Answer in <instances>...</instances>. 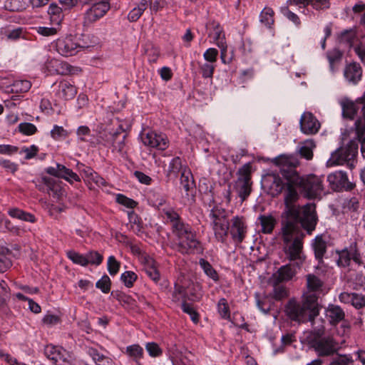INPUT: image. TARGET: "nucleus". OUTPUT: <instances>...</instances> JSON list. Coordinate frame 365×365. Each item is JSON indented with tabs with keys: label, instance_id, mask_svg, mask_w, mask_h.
<instances>
[{
	"label": "nucleus",
	"instance_id": "51",
	"mask_svg": "<svg viewBox=\"0 0 365 365\" xmlns=\"http://www.w3.org/2000/svg\"><path fill=\"white\" fill-rule=\"evenodd\" d=\"M145 347L151 357H158L163 354L162 349L155 342H148Z\"/></svg>",
	"mask_w": 365,
	"mask_h": 365
},
{
	"label": "nucleus",
	"instance_id": "48",
	"mask_svg": "<svg viewBox=\"0 0 365 365\" xmlns=\"http://www.w3.org/2000/svg\"><path fill=\"white\" fill-rule=\"evenodd\" d=\"M342 56V53L337 49H334L327 53V58L329 63L330 70L332 72H334V65L335 63L340 61Z\"/></svg>",
	"mask_w": 365,
	"mask_h": 365
},
{
	"label": "nucleus",
	"instance_id": "33",
	"mask_svg": "<svg viewBox=\"0 0 365 365\" xmlns=\"http://www.w3.org/2000/svg\"><path fill=\"white\" fill-rule=\"evenodd\" d=\"M144 271L153 282L155 283L159 282L160 279V274L156 267L155 262L152 258L145 259Z\"/></svg>",
	"mask_w": 365,
	"mask_h": 365
},
{
	"label": "nucleus",
	"instance_id": "6",
	"mask_svg": "<svg viewBox=\"0 0 365 365\" xmlns=\"http://www.w3.org/2000/svg\"><path fill=\"white\" fill-rule=\"evenodd\" d=\"M358 153V144L350 141L346 146H342L331 153L327 161L328 166H334L346 164V166L353 170L356 167L355 158Z\"/></svg>",
	"mask_w": 365,
	"mask_h": 365
},
{
	"label": "nucleus",
	"instance_id": "22",
	"mask_svg": "<svg viewBox=\"0 0 365 365\" xmlns=\"http://www.w3.org/2000/svg\"><path fill=\"white\" fill-rule=\"evenodd\" d=\"M339 103L342 109V115L346 118L352 120L359 109L362 110V103L358 102V98L353 101L348 98H343Z\"/></svg>",
	"mask_w": 365,
	"mask_h": 365
},
{
	"label": "nucleus",
	"instance_id": "44",
	"mask_svg": "<svg viewBox=\"0 0 365 365\" xmlns=\"http://www.w3.org/2000/svg\"><path fill=\"white\" fill-rule=\"evenodd\" d=\"M307 285L309 291L317 292L321 289L323 282L318 277L310 274L307 276Z\"/></svg>",
	"mask_w": 365,
	"mask_h": 365
},
{
	"label": "nucleus",
	"instance_id": "8",
	"mask_svg": "<svg viewBox=\"0 0 365 365\" xmlns=\"http://www.w3.org/2000/svg\"><path fill=\"white\" fill-rule=\"evenodd\" d=\"M227 217V210L219 206L214 207L210 213L215 236L221 242L225 241L228 233L229 222Z\"/></svg>",
	"mask_w": 365,
	"mask_h": 365
},
{
	"label": "nucleus",
	"instance_id": "24",
	"mask_svg": "<svg viewBox=\"0 0 365 365\" xmlns=\"http://www.w3.org/2000/svg\"><path fill=\"white\" fill-rule=\"evenodd\" d=\"M161 214L165 222L170 224L172 232L187 224L182 221L180 215L173 207L163 208Z\"/></svg>",
	"mask_w": 365,
	"mask_h": 365
},
{
	"label": "nucleus",
	"instance_id": "45",
	"mask_svg": "<svg viewBox=\"0 0 365 365\" xmlns=\"http://www.w3.org/2000/svg\"><path fill=\"white\" fill-rule=\"evenodd\" d=\"M8 253L7 248L0 246V272L6 271L11 266V262L7 257Z\"/></svg>",
	"mask_w": 365,
	"mask_h": 365
},
{
	"label": "nucleus",
	"instance_id": "29",
	"mask_svg": "<svg viewBox=\"0 0 365 365\" xmlns=\"http://www.w3.org/2000/svg\"><path fill=\"white\" fill-rule=\"evenodd\" d=\"M136 365L142 364L140 360L144 357V349L138 344H134L126 346L123 351Z\"/></svg>",
	"mask_w": 365,
	"mask_h": 365
},
{
	"label": "nucleus",
	"instance_id": "38",
	"mask_svg": "<svg viewBox=\"0 0 365 365\" xmlns=\"http://www.w3.org/2000/svg\"><path fill=\"white\" fill-rule=\"evenodd\" d=\"M314 147L315 144L312 140L304 141L299 150L300 155L307 160H311L313 157V148Z\"/></svg>",
	"mask_w": 365,
	"mask_h": 365
},
{
	"label": "nucleus",
	"instance_id": "47",
	"mask_svg": "<svg viewBox=\"0 0 365 365\" xmlns=\"http://www.w3.org/2000/svg\"><path fill=\"white\" fill-rule=\"evenodd\" d=\"M217 311L222 319H229L230 317V307L225 298L219 300L217 304Z\"/></svg>",
	"mask_w": 365,
	"mask_h": 365
},
{
	"label": "nucleus",
	"instance_id": "13",
	"mask_svg": "<svg viewBox=\"0 0 365 365\" xmlns=\"http://www.w3.org/2000/svg\"><path fill=\"white\" fill-rule=\"evenodd\" d=\"M327 181L331 188L336 192L351 191L356 187L355 183L349 180L346 173L341 170L330 173L327 176Z\"/></svg>",
	"mask_w": 365,
	"mask_h": 365
},
{
	"label": "nucleus",
	"instance_id": "19",
	"mask_svg": "<svg viewBox=\"0 0 365 365\" xmlns=\"http://www.w3.org/2000/svg\"><path fill=\"white\" fill-rule=\"evenodd\" d=\"M343 73L348 84L356 86L361 80L363 71L359 63L351 62L346 65Z\"/></svg>",
	"mask_w": 365,
	"mask_h": 365
},
{
	"label": "nucleus",
	"instance_id": "20",
	"mask_svg": "<svg viewBox=\"0 0 365 365\" xmlns=\"http://www.w3.org/2000/svg\"><path fill=\"white\" fill-rule=\"evenodd\" d=\"M200 296L196 294H188L186 288L175 282L171 292V300L175 303H182L185 301H198Z\"/></svg>",
	"mask_w": 365,
	"mask_h": 365
},
{
	"label": "nucleus",
	"instance_id": "11",
	"mask_svg": "<svg viewBox=\"0 0 365 365\" xmlns=\"http://www.w3.org/2000/svg\"><path fill=\"white\" fill-rule=\"evenodd\" d=\"M336 254L338 255L336 263L339 267H349L351 262L357 265L362 264V257L356 242L351 243L349 247L341 250H337Z\"/></svg>",
	"mask_w": 365,
	"mask_h": 365
},
{
	"label": "nucleus",
	"instance_id": "60",
	"mask_svg": "<svg viewBox=\"0 0 365 365\" xmlns=\"http://www.w3.org/2000/svg\"><path fill=\"white\" fill-rule=\"evenodd\" d=\"M257 298V305L259 309L264 313L267 314L270 309H271V304L269 302V301L267 299H260L259 298V294H256Z\"/></svg>",
	"mask_w": 365,
	"mask_h": 365
},
{
	"label": "nucleus",
	"instance_id": "61",
	"mask_svg": "<svg viewBox=\"0 0 365 365\" xmlns=\"http://www.w3.org/2000/svg\"><path fill=\"white\" fill-rule=\"evenodd\" d=\"M36 31L43 36H51L57 34V29L53 27L38 26L36 28Z\"/></svg>",
	"mask_w": 365,
	"mask_h": 365
},
{
	"label": "nucleus",
	"instance_id": "50",
	"mask_svg": "<svg viewBox=\"0 0 365 365\" xmlns=\"http://www.w3.org/2000/svg\"><path fill=\"white\" fill-rule=\"evenodd\" d=\"M67 256L75 264H80L81 266L87 265L86 255H83L73 250H70L67 252Z\"/></svg>",
	"mask_w": 365,
	"mask_h": 365
},
{
	"label": "nucleus",
	"instance_id": "1",
	"mask_svg": "<svg viewBox=\"0 0 365 365\" xmlns=\"http://www.w3.org/2000/svg\"><path fill=\"white\" fill-rule=\"evenodd\" d=\"M273 163L279 167L280 173L287 181L284 196L286 218L284 220L299 221L303 229L311 235L318 221L315 205L308 203L299 207L294 204L299 197L297 187L299 188V184L294 180L296 178L295 169L299 165L298 160L292 155H282L275 158Z\"/></svg>",
	"mask_w": 365,
	"mask_h": 365
},
{
	"label": "nucleus",
	"instance_id": "36",
	"mask_svg": "<svg viewBox=\"0 0 365 365\" xmlns=\"http://www.w3.org/2000/svg\"><path fill=\"white\" fill-rule=\"evenodd\" d=\"M183 169L184 168H182L180 158L175 157L173 158L169 163L168 168L167 170V176H174L175 178H177L178 173H182Z\"/></svg>",
	"mask_w": 365,
	"mask_h": 365
},
{
	"label": "nucleus",
	"instance_id": "14",
	"mask_svg": "<svg viewBox=\"0 0 365 365\" xmlns=\"http://www.w3.org/2000/svg\"><path fill=\"white\" fill-rule=\"evenodd\" d=\"M44 354L56 365H71L68 352L62 347L47 345L44 349Z\"/></svg>",
	"mask_w": 365,
	"mask_h": 365
},
{
	"label": "nucleus",
	"instance_id": "2",
	"mask_svg": "<svg viewBox=\"0 0 365 365\" xmlns=\"http://www.w3.org/2000/svg\"><path fill=\"white\" fill-rule=\"evenodd\" d=\"M299 221L282 220V239L283 250L287 258L295 262L297 266L302 264L305 259L303 252L304 233Z\"/></svg>",
	"mask_w": 365,
	"mask_h": 365
},
{
	"label": "nucleus",
	"instance_id": "32",
	"mask_svg": "<svg viewBox=\"0 0 365 365\" xmlns=\"http://www.w3.org/2000/svg\"><path fill=\"white\" fill-rule=\"evenodd\" d=\"M8 215L12 217L22 221L34 223L36 221V217L28 212L18 207H11L8 210Z\"/></svg>",
	"mask_w": 365,
	"mask_h": 365
},
{
	"label": "nucleus",
	"instance_id": "9",
	"mask_svg": "<svg viewBox=\"0 0 365 365\" xmlns=\"http://www.w3.org/2000/svg\"><path fill=\"white\" fill-rule=\"evenodd\" d=\"M252 165L250 163L245 164L237 171L238 178L235 182L234 189L238 197L244 202L252 192L251 180Z\"/></svg>",
	"mask_w": 365,
	"mask_h": 365
},
{
	"label": "nucleus",
	"instance_id": "23",
	"mask_svg": "<svg viewBox=\"0 0 365 365\" xmlns=\"http://www.w3.org/2000/svg\"><path fill=\"white\" fill-rule=\"evenodd\" d=\"M339 299L341 302L350 304L356 309H361L365 307V294L344 292L339 294Z\"/></svg>",
	"mask_w": 365,
	"mask_h": 365
},
{
	"label": "nucleus",
	"instance_id": "27",
	"mask_svg": "<svg viewBox=\"0 0 365 365\" xmlns=\"http://www.w3.org/2000/svg\"><path fill=\"white\" fill-rule=\"evenodd\" d=\"M214 40L216 44L220 48V58L224 64H228L232 61V57L227 56V47L224 41V35L222 36V30L219 26L215 28Z\"/></svg>",
	"mask_w": 365,
	"mask_h": 365
},
{
	"label": "nucleus",
	"instance_id": "53",
	"mask_svg": "<svg viewBox=\"0 0 365 365\" xmlns=\"http://www.w3.org/2000/svg\"><path fill=\"white\" fill-rule=\"evenodd\" d=\"M68 133L62 126L54 125L51 130V136L56 140L64 139L68 137Z\"/></svg>",
	"mask_w": 365,
	"mask_h": 365
},
{
	"label": "nucleus",
	"instance_id": "15",
	"mask_svg": "<svg viewBox=\"0 0 365 365\" xmlns=\"http://www.w3.org/2000/svg\"><path fill=\"white\" fill-rule=\"evenodd\" d=\"M141 138L145 145L160 150H165L169 145V141L165 134L158 133L155 131H150L142 135Z\"/></svg>",
	"mask_w": 365,
	"mask_h": 365
},
{
	"label": "nucleus",
	"instance_id": "30",
	"mask_svg": "<svg viewBox=\"0 0 365 365\" xmlns=\"http://www.w3.org/2000/svg\"><path fill=\"white\" fill-rule=\"evenodd\" d=\"M288 3L290 5L302 6L306 7L308 5H311L314 9H324L329 7V2L328 0H289Z\"/></svg>",
	"mask_w": 365,
	"mask_h": 365
},
{
	"label": "nucleus",
	"instance_id": "12",
	"mask_svg": "<svg viewBox=\"0 0 365 365\" xmlns=\"http://www.w3.org/2000/svg\"><path fill=\"white\" fill-rule=\"evenodd\" d=\"M110 9L109 0H101L98 3H92V6L86 10L83 15V26H90L101 19Z\"/></svg>",
	"mask_w": 365,
	"mask_h": 365
},
{
	"label": "nucleus",
	"instance_id": "57",
	"mask_svg": "<svg viewBox=\"0 0 365 365\" xmlns=\"http://www.w3.org/2000/svg\"><path fill=\"white\" fill-rule=\"evenodd\" d=\"M218 56V51L215 48H210L207 49L203 53V58L205 61L216 63Z\"/></svg>",
	"mask_w": 365,
	"mask_h": 365
},
{
	"label": "nucleus",
	"instance_id": "31",
	"mask_svg": "<svg viewBox=\"0 0 365 365\" xmlns=\"http://www.w3.org/2000/svg\"><path fill=\"white\" fill-rule=\"evenodd\" d=\"M295 274V271L290 265H284L281 267L278 271L272 275V280L277 282H282L290 280Z\"/></svg>",
	"mask_w": 365,
	"mask_h": 365
},
{
	"label": "nucleus",
	"instance_id": "63",
	"mask_svg": "<svg viewBox=\"0 0 365 365\" xmlns=\"http://www.w3.org/2000/svg\"><path fill=\"white\" fill-rule=\"evenodd\" d=\"M354 50L361 61L365 65V43L360 42L354 47Z\"/></svg>",
	"mask_w": 365,
	"mask_h": 365
},
{
	"label": "nucleus",
	"instance_id": "43",
	"mask_svg": "<svg viewBox=\"0 0 365 365\" xmlns=\"http://www.w3.org/2000/svg\"><path fill=\"white\" fill-rule=\"evenodd\" d=\"M274 11L269 7H265L259 15L260 22L267 27L274 24Z\"/></svg>",
	"mask_w": 365,
	"mask_h": 365
},
{
	"label": "nucleus",
	"instance_id": "3",
	"mask_svg": "<svg viewBox=\"0 0 365 365\" xmlns=\"http://www.w3.org/2000/svg\"><path fill=\"white\" fill-rule=\"evenodd\" d=\"M286 315L298 323L310 322L314 326V319L319 314L318 297L314 293L307 294L302 302L289 299L284 307Z\"/></svg>",
	"mask_w": 365,
	"mask_h": 365
},
{
	"label": "nucleus",
	"instance_id": "39",
	"mask_svg": "<svg viewBox=\"0 0 365 365\" xmlns=\"http://www.w3.org/2000/svg\"><path fill=\"white\" fill-rule=\"evenodd\" d=\"M199 264L207 277L215 282L218 281V274L209 262L204 259H200L199 260Z\"/></svg>",
	"mask_w": 365,
	"mask_h": 365
},
{
	"label": "nucleus",
	"instance_id": "5",
	"mask_svg": "<svg viewBox=\"0 0 365 365\" xmlns=\"http://www.w3.org/2000/svg\"><path fill=\"white\" fill-rule=\"evenodd\" d=\"M175 237V248L179 252L190 254L198 250L200 242L195 232L190 225L186 224L173 232Z\"/></svg>",
	"mask_w": 365,
	"mask_h": 365
},
{
	"label": "nucleus",
	"instance_id": "10",
	"mask_svg": "<svg viewBox=\"0 0 365 365\" xmlns=\"http://www.w3.org/2000/svg\"><path fill=\"white\" fill-rule=\"evenodd\" d=\"M86 37L90 38L91 42L89 44L85 43L82 46L76 42L71 36L58 38L56 45V51L61 56L68 57L76 55L81 48L93 46L99 43L98 38L94 35H88Z\"/></svg>",
	"mask_w": 365,
	"mask_h": 365
},
{
	"label": "nucleus",
	"instance_id": "58",
	"mask_svg": "<svg viewBox=\"0 0 365 365\" xmlns=\"http://www.w3.org/2000/svg\"><path fill=\"white\" fill-rule=\"evenodd\" d=\"M116 200L119 204L123 205L128 208H134L138 205V203L135 200L128 198L126 196L121 194H118L117 195Z\"/></svg>",
	"mask_w": 365,
	"mask_h": 365
},
{
	"label": "nucleus",
	"instance_id": "64",
	"mask_svg": "<svg viewBox=\"0 0 365 365\" xmlns=\"http://www.w3.org/2000/svg\"><path fill=\"white\" fill-rule=\"evenodd\" d=\"M352 362L353 360L351 356L343 355L333 360L329 365H349Z\"/></svg>",
	"mask_w": 365,
	"mask_h": 365
},
{
	"label": "nucleus",
	"instance_id": "16",
	"mask_svg": "<svg viewBox=\"0 0 365 365\" xmlns=\"http://www.w3.org/2000/svg\"><path fill=\"white\" fill-rule=\"evenodd\" d=\"M247 225L242 217L235 216L231 220L230 235L237 245L240 244L247 235Z\"/></svg>",
	"mask_w": 365,
	"mask_h": 365
},
{
	"label": "nucleus",
	"instance_id": "7",
	"mask_svg": "<svg viewBox=\"0 0 365 365\" xmlns=\"http://www.w3.org/2000/svg\"><path fill=\"white\" fill-rule=\"evenodd\" d=\"M294 182L299 184V189L304 195L309 199L320 198L324 192L323 180L315 175L301 177L296 171Z\"/></svg>",
	"mask_w": 365,
	"mask_h": 365
},
{
	"label": "nucleus",
	"instance_id": "42",
	"mask_svg": "<svg viewBox=\"0 0 365 365\" xmlns=\"http://www.w3.org/2000/svg\"><path fill=\"white\" fill-rule=\"evenodd\" d=\"M202 76L204 78H212L216 67L215 63L206 61L205 63H197Z\"/></svg>",
	"mask_w": 365,
	"mask_h": 365
},
{
	"label": "nucleus",
	"instance_id": "49",
	"mask_svg": "<svg viewBox=\"0 0 365 365\" xmlns=\"http://www.w3.org/2000/svg\"><path fill=\"white\" fill-rule=\"evenodd\" d=\"M30 81L26 80L16 81L12 86V91L16 93H25L31 88Z\"/></svg>",
	"mask_w": 365,
	"mask_h": 365
},
{
	"label": "nucleus",
	"instance_id": "28",
	"mask_svg": "<svg viewBox=\"0 0 365 365\" xmlns=\"http://www.w3.org/2000/svg\"><path fill=\"white\" fill-rule=\"evenodd\" d=\"M77 93L76 87L66 81H62L58 84L57 95L66 100H70L75 97Z\"/></svg>",
	"mask_w": 365,
	"mask_h": 365
},
{
	"label": "nucleus",
	"instance_id": "55",
	"mask_svg": "<svg viewBox=\"0 0 365 365\" xmlns=\"http://www.w3.org/2000/svg\"><path fill=\"white\" fill-rule=\"evenodd\" d=\"M86 260L87 264H96L99 265L103 261V256L96 251H91L86 254Z\"/></svg>",
	"mask_w": 365,
	"mask_h": 365
},
{
	"label": "nucleus",
	"instance_id": "26",
	"mask_svg": "<svg viewBox=\"0 0 365 365\" xmlns=\"http://www.w3.org/2000/svg\"><path fill=\"white\" fill-rule=\"evenodd\" d=\"M325 314L331 325H336L344 319L345 312L339 305L329 304L325 309Z\"/></svg>",
	"mask_w": 365,
	"mask_h": 365
},
{
	"label": "nucleus",
	"instance_id": "35",
	"mask_svg": "<svg viewBox=\"0 0 365 365\" xmlns=\"http://www.w3.org/2000/svg\"><path fill=\"white\" fill-rule=\"evenodd\" d=\"M258 220L262 227V232L264 234H270L276 224V220L272 215H262L258 217Z\"/></svg>",
	"mask_w": 365,
	"mask_h": 365
},
{
	"label": "nucleus",
	"instance_id": "25",
	"mask_svg": "<svg viewBox=\"0 0 365 365\" xmlns=\"http://www.w3.org/2000/svg\"><path fill=\"white\" fill-rule=\"evenodd\" d=\"M312 247L314 250L315 259L319 264L322 263L327 249V241L325 239V235H317L312 242Z\"/></svg>",
	"mask_w": 365,
	"mask_h": 365
},
{
	"label": "nucleus",
	"instance_id": "56",
	"mask_svg": "<svg viewBox=\"0 0 365 365\" xmlns=\"http://www.w3.org/2000/svg\"><path fill=\"white\" fill-rule=\"evenodd\" d=\"M108 271L112 276L115 275L120 267V263L118 262L114 256H110L108 259Z\"/></svg>",
	"mask_w": 365,
	"mask_h": 365
},
{
	"label": "nucleus",
	"instance_id": "41",
	"mask_svg": "<svg viewBox=\"0 0 365 365\" xmlns=\"http://www.w3.org/2000/svg\"><path fill=\"white\" fill-rule=\"evenodd\" d=\"M180 184L186 192H188L194 184V180L190 170L184 168L181 173Z\"/></svg>",
	"mask_w": 365,
	"mask_h": 365
},
{
	"label": "nucleus",
	"instance_id": "54",
	"mask_svg": "<svg viewBox=\"0 0 365 365\" xmlns=\"http://www.w3.org/2000/svg\"><path fill=\"white\" fill-rule=\"evenodd\" d=\"M20 133L26 135H31L36 133L37 128L35 125L31 123H21L18 126Z\"/></svg>",
	"mask_w": 365,
	"mask_h": 365
},
{
	"label": "nucleus",
	"instance_id": "40",
	"mask_svg": "<svg viewBox=\"0 0 365 365\" xmlns=\"http://www.w3.org/2000/svg\"><path fill=\"white\" fill-rule=\"evenodd\" d=\"M272 282L273 284L272 295L275 299L280 300L288 296V291L284 285L276 281L272 280Z\"/></svg>",
	"mask_w": 365,
	"mask_h": 365
},
{
	"label": "nucleus",
	"instance_id": "59",
	"mask_svg": "<svg viewBox=\"0 0 365 365\" xmlns=\"http://www.w3.org/2000/svg\"><path fill=\"white\" fill-rule=\"evenodd\" d=\"M355 38V33L350 30L342 32L339 39L340 42L347 43L349 46H351Z\"/></svg>",
	"mask_w": 365,
	"mask_h": 365
},
{
	"label": "nucleus",
	"instance_id": "34",
	"mask_svg": "<svg viewBox=\"0 0 365 365\" xmlns=\"http://www.w3.org/2000/svg\"><path fill=\"white\" fill-rule=\"evenodd\" d=\"M45 187L43 188L49 195L58 197L62 194V189L58 182L51 178H43Z\"/></svg>",
	"mask_w": 365,
	"mask_h": 365
},
{
	"label": "nucleus",
	"instance_id": "18",
	"mask_svg": "<svg viewBox=\"0 0 365 365\" xmlns=\"http://www.w3.org/2000/svg\"><path fill=\"white\" fill-rule=\"evenodd\" d=\"M299 124L302 132L306 135L316 134L320 128L319 120L309 112L302 114Z\"/></svg>",
	"mask_w": 365,
	"mask_h": 365
},
{
	"label": "nucleus",
	"instance_id": "37",
	"mask_svg": "<svg viewBox=\"0 0 365 365\" xmlns=\"http://www.w3.org/2000/svg\"><path fill=\"white\" fill-rule=\"evenodd\" d=\"M361 195L357 194L351 197L345 198L342 207L349 211H357L360 206Z\"/></svg>",
	"mask_w": 365,
	"mask_h": 365
},
{
	"label": "nucleus",
	"instance_id": "46",
	"mask_svg": "<svg viewBox=\"0 0 365 365\" xmlns=\"http://www.w3.org/2000/svg\"><path fill=\"white\" fill-rule=\"evenodd\" d=\"M137 274L132 271H125L121 274L120 280L128 288L133 287L134 282L137 280Z\"/></svg>",
	"mask_w": 365,
	"mask_h": 365
},
{
	"label": "nucleus",
	"instance_id": "17",
	"mask_svg": "<svg viewBox=\"0 0 365 365\" xmlns=\"http://www.w3.org/2000/svg\"><path fill=\"white\" fill-rule=\"evenodd\" d=\"M262 186L267 190L269 195L277 196L284 189V183L278 175L271 173L263 178Z\"/></svg>",
	"mask_w": 365,
	"mask_h": 365
},
{
	"label": "nucleus",
	"instance_id": "62",
	"mask_svg": "<svg viewBox=\"0 0 365 365\" xmlns=\"http://www.w3.org/2000/svg\"><path fill=\"white\" fill-rule=\"evenodd\" d=\"M91 134L90 128L86 125L79 126L76 130V135H78V140L81 142H86V136H88Z\"/></svg>",
	"mask_w": 365,
	"mask_h": 365
},
{
	"label": "nucleus",
	"instance_id": "4",
	"mask_svg": "<svg viewBox=\"0 0 365 365\" xmlns=\"http://www.w3.org/2000/svg\"><path fill=\"white\" fill-rule=\"evenodd\" d=\"M309 344L320 357L333 356L339 349V344L333 335H324V326L313 328L310 334Z\"/></svg>",
	"mask_w": 365,
	"mask_h": 365
},
{
	"label": "nucleus",
	"instance_id": "21",
	"mask_svg": "<svg viewBox=\"0 0 365 365\" xmlns=\"http://www.w3.org/2000/svg\"><path fill=\"white\" fill-rule=\"evenodd\" d=\"M46 173L51 175L63 178L69 182L80 181V178L76 173L61 164L57 163L56 167H48L46 169Z\"/></svg>",
	"mask_w": 365,
	"mask_h": 365
},
{
	"label": "nucleus",
	"instance_id": "52",
	"mask_svg": "<svg viewBox=\"0 0 365 365\" xmlns=\"http://www.w3.org/2000/svg\"><path fill=\"white\" fill-rule=\"evenodd\" d=\"M111 282L109 277L106 274H104L101 279H99L96 284V287L101 289L103 293H108L110 290Z\"/></svg>",
	"mask_w": 365,
	"mask_h": 365
}]
</instances>
